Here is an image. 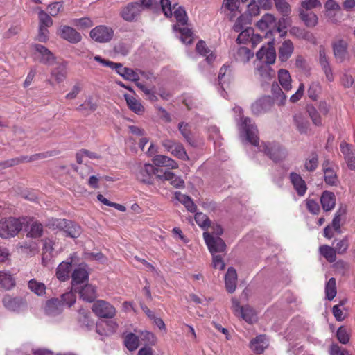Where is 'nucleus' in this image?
<instances>
[{"label":"nucleus","mask_w":355,"mask_h":355,"mask_svg":"<svg viewBox=\"0 0 355 355\" xmlns=\"http://www.w3.org/2000/svg\"><path fill=\"white\" fill-rule=\"evenodd\" d=\"M175 198L182 204L184 205L186 209L190 212H196L197 207L193 200L187 195L182 194L179 191L175 192Z\"/></svg>","instance_id":"obj_38"},{"label":"nucleus","mask_w":355,"mask_h":355,"mask_svg":"<svg viewBox=\"0 0 355 355\" xmlns=\"http://www.w3.org/2000/svg\"><path fill=\"white\" fill-rule=\"evenodd\" d=\"M293 49V42L290 40L284 41L279 49V59L282 62L286 61L291 56Z\"/></svg>","instance_id":"obj_32"},{"label":"nucleus","mask_w":355,"mask_h":355,"mask_svg":"<svg viewBox=\"0 0 355 355\" xmlns=\"http://www.w3.org/2000/svg\"><path fill=\"white\" fill-rule=\"evenodd\" d=\"M334 55L336 60L341 63L344 62L347 56V44L343 40H340L332 44Z\"/></svg>","instance_id":"obj_16"},{"label":"nucleus","mask_w":355,"mask_h":355,"mask_svg":"<svg viewBox=\"0 0 355 355\" xmlns=\"http://www.w3.org/2000/svg\"><path fill=\"white\" fill-rule=\"evenodd\" d=\"M336 337L342 344H347L349 340V336L347 329L344 326H340L336 331Z\"/></svg>","instance_id":"obj_63"},{"label":"nucleus","mask_w":355,"mask_h":355,"mask_svg":"<svg viewBox=\"0 0 355 355\" xmlns=\"http://www.w3.org/2000/svg\"><path fill=\"white\" fill-rule=\"evenodd\" d=\"M57 155L56 151H47L44 153H36L31 156L23 155L19 157V164L23 162H31L37 159H42Z\"/></svg>","instance_id":"obj_35"},{"label":"nucleus","mask_w":355,"mask_h":355,"mask_svg":"<svg viewBox=\"0 0 355 355\" xmlns=\"http://www.w3.org/2000/svg\"><path fill=\"white\" fill-rule=\"evenodd\" d=\"M86 267V264H80L72 272L71 285L73 290L74 287H78L81 284L88 280L89 272Z\"/></svg>","instance_id":"obj_13"},{"label":"nucleus","mask_w":355,"mask_h":355,"mask_svg":"<svg viewBox=\"0 0 355 355\" xmlns=\"http://www.w3.org/2000/svg\"><path fill=\"white\" fill-rule=\"evenodd\" d=\"M19 248L23 253L31 256L35 254L38 249L37 243L33 241L23 242Z\"/></svg>","instance_id":"obj_45"},{"label":"nucleus","mask_w":355,"mask_h":355,"mask_svg":"<svg viewBox=\"0 0 355 355\" xmlns=\"http://www.w3.org/2000/svg\"><path fill=\"white\" fill-rule=\"evenodd\" d=\"M38 19L39 26L51 27L53 24L51 17L42 10L38 12Z\"/></svg>","instance_id":"obj_57"},{"label":"nucleus","mask_w":355,"mask_h":355,"mask_svg":"<svg viewBox=\"0 0 355 355\" xmlns=\"http://www.w3.org/2000/svg\"><path fill=\"white\" fill-rule=\"evenodd\" d=\"M124 345L130 352L136 350L139 345V337L135 334L130 332L124 336Z\"/></svg>","instance_id":"obj_39"},{"label":"nucleus","mask_w":355,"mask_h":355,"mask_svg":"<svg viewBox=\"0 0 355 355\" xmlns=\"http://www.w3.org/2000/svg\"><path fill=\"white\" fill-rule=\"evenodd\" d=\"M318 164V156L315 152H312L311 154V158L306 161L304 164V168L306 171L313 172L317 167Z\"/></svg>","instance_id":"obj_58"},{"label":"nucleus","mask_w":355,"mask_h":355,"mask_svg":"<svg viewBox=\"0 0 355 355\" xmlns=\"http://www.w3.org/2000/svg\"><path fill=\"white\" fill-rule=\"evenodd\" d=\"M194 219L196 223L204 230H208L211 226L210 219L206 214L202 212L196 213Z\"/></svg>","instance_id":"obj_46"},{"label":"nucleus","mask_w":355,"mask_h":355,"mask_svg":"<svg viewBox=\"0 0 355 355\" xmlns=\"http://www.w3.org/2000/svg\"><path fill=\"white\" fill-rule=\"evenodd\" d=\"M259 12L260 7L257 4L256 0H251L247 6L246 11L241 15L244 17L246 22L250 25L252 22V17L259 15Z\"/></svg>","instance_id":"obj_25"},{"label":"nucleus","mask_w":355,"mask_h":355,"mask_svg":"<svg viewBox=\"0 0 355 355\" xmlns=\"http://www.w3.org/2000/svg\"><path fill=\"white\" fill-rule=\"evenodd\" d=\"M155 170L157 171V169L154 168L153 165L146 164L138 172L137 175V180L144 184H152V174L155 173Z\"/></svg>","instance_id":"obj_19"},{"label":"nucleus","mask_w":355,"mask_h":355,"mask_svg":"<svg viewBox=\"0 0 355 355\" xmlns=\"http://www.w3.org/2000/svg\"><path fill=\"white\" fill-rule=\"evenodd\" d=\"M0 286L6 290H10L15 286L14 277L3 272H0Z\"/></svg>","instance_id":"obj_43"},{"label":"nucleus","mask_w":355,"mask_h":355,"mask_svg":"<svg viewBox=\"0 0 355 355\" xmlns=\"http://www.w3.org/2000/svg\"><path fill=\"white\" fill-rule=\"evenodd\" d=\"M263 338L262 336H259L252 340L250 342V347L251 349L257 354H261L264 350L263 345H261L260 343H263Z\"/></svg>","instance_id":"obj_62"},{"label":"nucleus","mask_w":355,"mask_h":355,"mask_svg":"<svg viewBox=\"0 0 355 355\" xmlns=\"http://www.w3.org/2000/svg\"><path fill=\"white\" fill-rule=\"evenodd\" d=\"M237 273L233 267H229L225 275V288L229 293L235 291L237 283Z\"/></svg>","instance_id":"obj_20"},{"label":"nucleus","mask_w":355,"mask_h":355,"mask_svg":"<svg viewBox=\"0 0 355 355\" xmlns=\"http://www.w3.org/2000/svg\"><path fill=\"white\" fill-rule=\"evenodd\" d=\"M254 56V53L245 46H241L237 50V58L243 62H248Z\"/></svg>","instance_id":"obj_53"},{"label":"nucleus","mask_w":355,"mask_h":355,"mask_svg":"<svg viewBox=\"0 0 355 355\" xmlns=\"http://www.w3.org/2000/svg\"><path fill=\"white\" fill-rule=\"evenodd\" d=\"M156 178L162 180L170 181L171 184L176 188H182L184 186V180L171 171H166L162 175H157Z\"/></svg>","instance_id":"obj_24"},{"label":"nucleus","mask_w":355,"mask_h":355,"mask_svg":"<svg viewBox=\"0 0 355 355\" xmlns=\"http://www.w3.org/2000/svg\"><path fill=\"white\" fill-rule=\"evenodd\" d=\"M58 35L63 40L71 44H77L82 40V36L75 28L69 26H62L58 30Z\"/></svg>","instance_id":"obj_11"},{"label":"nucleus","mask_w":355,"mask_h":355,"mask_svg":"<svg viewBox=\"0 0 355 355\" xmlns=\"http://www.w3.org/2000/svg\"><path fill=\"white\" fill-rule=\"evenodd\" d=\"M67 222H68V223L65 224L66 227L62 228L61 230L66 233L67 236L73 239L79 237L82 232L80 226L69 220H67Z\"/></svg>","instance_id":"obj_36"},{"label":"nucleus","mask_w":355,"mask_h":355,"mask_svg":"<svg viewBox=\"0 0 355 355\" xmlns=\"http://www.w3.org/2000/svg\"><path fill=\"white\" fill-rule=\"evenodd\" d=\"M289 178L291 182L292 183L297 195L299 196H303L307 190L305 181L302 179L300 174L295 172H291L289 175Z\"/></svg>","instance_id":"obj_18"},{"label":"nucleus","mask_w":355,"mask_h":355,"mask_svg":"<svg viewBox=\"0 0 355 355\" xmlns=\"http://www.w3.org/2000/svg\"><path fill=\"white\" fill-rule=\"evenodd\" d=\"M72 268L71 261H62L56 269V277L61 281L64 282L69 278V273Z\"/></svg>","instance_id":"obj_27"},{"label":"nucleus","mask_w":355,"mask_h":355,"mask_svg":"<svg viewBox=\"0 0 355 355\" xmlns=\"http://www.w3.org/2000/svg\"><path fill=\"white\" fill-rule=\"evenodd\" d=\"M271 92L273 96L272 98L274 100V101H276L279 106L284 105L286 99V96L282 92V89L277 84V83H272L271 85Z\"/></svg>","instance_id":"obj_34"},{"label":"nucleus","mask_w":355,"mask_h":355,"mask_svg":"<svg viewBox=\"0 0 355 355\" xmlns=\"http://www.w3.org/2000/svg\"><path fill=\"white\" fill-rule=\"evenodd\" d=\"M320 203L325 211L333 209L336 205V196L334 193L329 191H323L320 197Z\"/></svg>","instance_id":"obj_22"},{"label":"nucleus","mask_w":355,"mask_h":355,"mask_svg":"<svg viewBox=\"0 0 355 355\" xmlns=\"http://www.w3.org/2000/svg\"><path fill=\"white\" fill-rule=\"evenodd\" d=\"M72 24L80 29H86L92 27L94 24L89 17H82L80 19H73L71 20Z\"/></svg>","instance_id":"obj_56"},{"label":"nucleus","mask_w":355,"mask_h":355,"mask_svg":"<svg viewBox=\"0 0 355 355\" xmlns=\"http://www.w3.org/2000/svg\"><path fill=\"white\" fill-rule=\"evenodd\" d=\"M275 39L272 38L268 42V47L263 46L256 53L257 60H261L264 57L266 58V63L268 65L275 63L276 60V51L274 48Z\"/></svg>","instance_id":"obj_9"},{"label":"nucleus","mask_w":355,"mask_h":355,"mask_svg":"<svg viewBox=\"0 0 355 355\" xmlns=\"http://www.w3.org/2000/svg\"><path fill=\"white\" fill-rule=\"evenodd\" d=\"M78 322L81 327L85 328L87 330H89L94 325L90 313L84 309H80L78 311Z\"/></svg>","instance_id":"obj_29"},{"label":"nucleus","mask_w":355,"mask_h":355,"mask_svg":"<svg viewBox=\"0 0 355 355\" xmlns=\"http://www.w3.org/2000/svg\"><path fill=\"white\" fill-rule=\"evenodd\" d=\"M44 311L46 315L55 316L63 311L62 302L58 298H51L46 302Z\"/></svg>","instance_id":"obj_17"},{"label":"nucleus","mask_w":355,"mask_h":355,"mask_svg":"<svg viewBox=\"0 0 355 355\" xmlns=\"http://www.w3.org/2000/svg\"><path fill=\"white\" fill-rule=\"evenodd\" d=\"M2 302L8 310L12 311H18L24 305V302L21 297H12L8 295L3 297Z\"/></svg>","instance_id":"obj_21"},{"label":"nucleus","mask_w":355,"mask_h":355,"mask_svg":"<svg viewBox=\"0 0 355 355\" xmlns=\"http://www.w3.org/2000/svg\"><path fill=\"white\" fill-rule=\"evenodd\" d=\"M273 105L274 100L270 96H263L252 104L251 110L254 115L259 116L270 111Z\"/></svg>","instance_id":"obj_8"},{"label":"nucleus","mask_w":355,"mask_h":355,"mask_svg":"<svg viewBox=\"0 0 355 355\" xmlns=\"http://www.w3.org/2000/svg\"><path fill=\"white\" fill-rule=\"evenodd\" d=\"M153 163L157 166H164L175 169L178 168V164L173 159L163 155H157L153 158Z\"/></svg>","instance_id":"obj_23"},{"label":"nucleus","mask_w":355,"mask_h":355,"mask_svg":"<svg viewBox=\"0 0 355 355\" xmlns=\"http://www.w3.org/2000/svg\"><path fill=\"white\" fill-rule=\"evenodd\" d=\"M319 252L329 263H334L336 260V250L327 245L320 246Z\"/></svg>","instance_id":"obj_42"},{"label":"nucleus","mask_w":355,"mask_h":355,"mask_svg":"<svg viewBox=\"0 0 355 355\" xmlns=\"http://www.w3.org/2000/svg\"><path fill=\"white\" fill-rule=\"evenodd\" d=\"M259 148L276 163L283 161L287 156L286 149L277 142H263Z\"/></svg>","instance_id":"obj_3"},{"label":"nucleus","mask_w":355,"mask_h":355,"mask_svg":"<svg viewBox=\"0 0 355 355\" xmlns=\"http://www.w3.org/2000/svg\"><path fill=\"white\" fill-rule=\"evenodd\" d=\"M326 297L328 300H332L336 295V279L331 277L327 282L325 286Z\"/></svg>","instance_id":"obj_47"},{"label":"nucleus","mask_w":355,"mask_h":355,"mask_svg":"<svg viewBox=\"0 0 355 355\" xmlns=\"http://www.w3.org/2000/svg\"><path fill=\"white\" fill-rule=\"evenodd\" d=\"M196 50L201 55L206 56V61L209 64L212 63L216 58V55L210 51L203 40L198 41L196 46Z\"/></svg>","instance_id":"obj_26"},{"label":"nucleus","mask_w":355,"mask_h":355,"mask_svg":"<svg viewBox=\"0 0 355 355\" xmlns=\"http://www.w3.org/2000/svg\"><path fill=\"white\" fill-rule=\"evenodd\" d=\"M277 10L284 16L288 17L291 12V6L286 0H274Z\"/></svg>","instance_id":"obj_54"},{"label":"nucleus","mask_w":355,"mask_h":355,"mask_svg":"<svg viewBox=\"0 0 355 355\" xmlns=\"http://www.w3.org/2000/svg\"><path fill=\"white\" fill-rule=\"evenodd\" d=\"M94 59L95 61L101 63L102 65L110 67L112 69H114L116 71V73L122 77L123 73H124L125 69H126L127 68L123 67L121 63H116L108 60H105L102 58L100 55H95Z\"/></svg>","instance_id":"obj_30"},{"label":"nucleus","mask_w":355,"mask_h":355,"mask_svg":"<svg viewBox=\"0 0 355 355\" xmlns=\"http://www.w3.org/2000/svg\"><path fill=\"white\" fill-rule=\"evenodd\" d=\"M23 228V223L19 218L9 217L0 220V237H15Z\"/></svg>","instance_id":"obj_2"},{"label":"nucleus","mask_w":355,"mask_h":355,"mask_svg":"<svg viewBox=\"0 0 355 355\" xmlns=\"http://www.w3.org/2000/svg\"><path fill=\"white\" fill-rule=\"evenodd\" d=\"M306 112L312 120V122L316 126L322 125V119L320 114L315 109V107L312 105H307L306 107Z\"/></svg>","instance_id":"obj_49"},{"label":"nucleus","mask_w":355,"mask_h":355,"mask_svg":"<svg viewBox=\"0 0 355 355\" xmlns=\"http://www.w3.org/2000/svg\"><path fill=\"white\" fill-rule=\"evenodd\" d=\"M276 25V19L274 15L270 13H266L263 15L261 19L256 24L257 27L261 31H265L270 28H272L266 32L265 35L266 37H270L273 35V31Z\"/></svg>","instance_id":"obj_10"},{"label":"nucleus","mask_w":355,"mask_h":355,"mask_svg":"<svg viewBox=\"0 0 355 355\" xmlns=\"http://www.w3.org/2000/svg\"><path fill=\"white\" fill-rule=\"evenodd\" d=\"M261 77L264 80H269L275 76V71L270 66H261L258 68Z\"/></svg>","instance_id":"obj_59"},{"label":"nucleus","mask_w":355,"mask_h":355,"mask_svg":"<svg viewBox=\"0 0 355 355\" xmlns=\"http://www.w3.org/2000/svg\"><path fill=\"white\" fill-rule=\"evenodd\" d=\"M33 47L40 55V62L46 65H52L55 63V57L46 47L39 44H33Z\"/></svg>","instance_id":"obj_14"},{"label":"nucleus","mask_w":355,"mask_h":355,"mask_svg":"<svg viewBox=\"0 0 355 355\" xmlns=\"http://www.w3.org/2000/svg\"><path fill=\"white\" fill-rule=\"evenodd\" d=\"M294 124L300 134H306L309 128V121L302 114L293 115Z\"/></svg>","instance_id":"obj_33"},{"label":"nucleus","mask_w":355,"mask_h":355,"mask_svg":"<svg viewBox=\"0 0 355 355\" xmlns=\"http://www.w3.org/2000/svg\"><path fill=\"white\" fill-rule=\"evenodd\" d=\"M171 153L180 159L184 161L189 159V157L183 145L180 142L176 141L175 145H174L172 150L171 151Z\"/></svg>","instance_id":"obj_48"},{"label":"nucleus","mask_w":355,"mask_h":355,"mask_svg":"<svg viewBox=\"0 0 355 355\" xmlns=\"http://www.w3.org/2000/svg\"><path fill=\"white\" fill-rule=\"evenodd\" d=\"M89 36L99 43L109 42L114 36V30L110 27L99 25L90 31Z\"/></svg>","instance_id":"obj_6"},{"label":"nucleus","mask_w":355,"mask_h":355,"mask_svg":"<svg viewBox=\"0 0 355 355\" xmlns=\"http://www.w3.org/2000/svg\"><path fill=\"white\" fill-rule=\"evenodd\" d=\"M257 128L252 123L249 117H244L241 123V135L254 146H259V137L257 135Z\"/></svg>","instance_id":"obj_4"},{"label":"nucleus","mask_w":355,"mask_h":355,"mask_svg":"<svg viewBox=\"0 0 355 355\" xmlns=\"http://www.w3.org/2000/svg\"><path fill=\"white\" fill-rule=\"evenodd\" d=\"M28 288L38 296H43L46 293V287L42 282L37 281L35 279H32L28 282Z\"/></svg>","instance_id":"obj_41"},{"label":"nucleus","mask_w":355,"mask_h":355,"mask_svg":"<svg viewBox=\"0 0 355 355\" xmlns=\"http://www.w3.org/2000/svg\"><path fill=\"white\" fill-rule=\"evenodd\" d=\"M73 291L79 294L80 298L87 302H92L97 297L96 288L89 284L74 287Z\"/></svg>","instance_id":"obj_12"},{"label":"nucleus","mask_w":355,"mask_h":355,"mask_svg":"<svg viewBox=\"0 0 355 355\" xmlns=\"http://www.w3.org/2000/svg\"><path fill=\"white\" fill-rule=\"evenodd\" d=\"M124 98L126 101L128 107L136 114H139L144 110L142 105L133 96L128 94H124Z\"/></svg>","instance_id":"obj_44"},{"label":"nucleus","mask_w":355,"mask_h":355,"mask_svg":"<svg viewBox=\"0 0 355 355\" xmlns=\"http://www.w3.org/2000/svg\"><path fill=\"white\" fill-rule=\"evenodd\" d=\"M235 314L241 316L249 324H253L257 321V315L255 311L248 305L236 309Z\"/></svg>","instance_id":"obj_15"},{"label":"nucleus","mask_w":355,"mask_h":355,"mask_svg":"<svg viewBox=\"0 0 355 355\" xmlns=\"http://www.w3.org/2000/svg\"><path fill=\"white\" fill-rule=\"evenodd\" d=\"M324 180L327 184L336 186L338 182V176L332 168H325Z\"/></svg>","instance_id":"obj_50"},{"label":"nucleus","mask_w":355,"mask_h":355,"mask_svg":"<svg viewBox=\"0 0 355 355\" xmlns=\"http://www.w3.org/2000/svg\"><path fill=\"white\" fill-rule=\"evenodd\" d=\"M142 12V6L139 1L131 2L121 8L120 16L126 21H136Z\"/></svg>","instance_id":"obj_7"},{"label":"nucleus","mask_w":355,"mask_h":355,"mask_svg":"<svg viewBox=\"0 0 355 355\" xmlns=\"http://www.w3.org/2000/svg\"><path fill=\"white\" fill-rule=\"evenodd\" d=\"M68 222H67V219H61V218H51L48 220L46 225L50 228H53L54 230H62V228L66 227V225Z\"/></svg>","instance_id":"obj_61"},{"label":"nucleus","mask_w":355,"mask_h":355,"mask_svg":"<svg viewBox=\"0 0 355 355\" xmlns=\"http://www.w3.org/2000/svg\"><path fill=\"white\" fill-rule=\"evenodd\" d=\"M180 24H174L173 30L180 33V38L185 44H191L193 40V33L191 28L188 27H182Z\"/></svg>","instance_id":"obj_28"},{"label":"nucleus","mask_w":355,"mask_h":355,"mask_svg":"<svg viewBox=\"0 0 355 355\" xmlns=\"http://www.w3.org/2000/svg\"><path fill=\"white\" fill-rule=\"evenodd\" d=\"M254 30L252 27H248L243 30L237 37L236 42L239 44H245L247 42H251L252 37Z\"/></svg>","instance_id":"obj_52"},{"label":"nucleus","mask_w":355,"mask_h":355,"mask_svg":"<svg viewBox=\"0 0 355 355\" xmlns=\"http://www.w3.org/2000/svg\"><path fill=\"white\" fill-rule=\"evenodd\" d=\"M174 17L177 20L176 24L180 26L187 25L188 17L184 8L182 6L178 7L173 12Z\"/></svg>","instance_id":"obj_51"},{"label":"nucleus","mask_w":355,"mask_h":355,"mask_svg":"<svg viewBox=\"0 0 355 355\" xmlns=\"http://www.w3.org/2000/svg\"><path fill=\"white\" fill-rule=\"evenodd\" d=\"M329 354L330 355H352L346 349L343 348L336 343L331 345Z\"/></svg>","instance_id":"obj_64"},{"label":"nucleus","mask_w":355,"mask_h":355,"mask_svg":"<svg viewBox=\"0 0 355 355\" xmlns=\"http://www.w3.org/2000/svg\"><path fill=\"white\" fill-rule=\"evenodd\" d=\"M92 311L99 318H112L116 315V309L109 302L98 300L92 305Z\"/></svg>","instance_id":"obj_5"},{"label":"nucleus","mask_w":355,"mask_h":355,"mask_svg":"<svg viewBox=\"0 0 355 355\" xmlns=\"http://www.w3.org/2000/svg\"><path fill=\"white\" fill-rule=\"evenodd\" d=\"M178 129L181 135L185 139V140L191 146L194 145V141L191 137V132L189 128V124L184 122H181L178 124Z\"/></svg>","instance_id":"obj_55"},{"label":"nucleus","mask_w":355,"mask_h":355,"mask_svg":"<svg viewBox=\"0 0 355 355\" xmlns=\"http://www.w3.org/2000/svg\"><path fill=\"white\" fill-rule=\"evenodd\" d=\"M43 226L41 223L35 222L31 225L27 236L31 238H39L42 235Z\"/></svg>","instance_id":"obj_60"},{"label":"nucleus","mask_w":355,"mask_h":355,"mask_svg":"<svg viewBox=\"0 0 355 355\" xmlns=\"http://www.w3.org/2000/svg\"><path fill=\"white\" fill-rule=\"evenodd\" d=\"M299 16L307 27H314L318 24V18L313 12H307L304 10H300Z\"/></svg>","instance_id":"obj_37"},{"label":"nucleus","mask_w":355,"mask_h":355,"mask_svg":"<svg viewBox=\"0 0 355 355\" xmlns=\"http://www.w3.org/2000/svg\"><path fill=\"white\" fill-rule=\"evenodd\" d=\"M211 232L205 231L203 232V238L207 248L211 254L212 261L211 267L214 270L218 269L222 270V255L217 253L222 252V226L216 225V227H213Z\"/></svg>","instance_id":"obj_1"},{"label":"nucleus","mask_w":355,"mask_h":355,"mask_svg":"<svg viewBox=\"0 0 355 355\" xmlns=\"http://www.w3.org/2000/svg\"><path fill=\"white\" fill-rule=\"evenodd\" d=\"M278 79L284 90L288 91L291 89V77L288 70L279 69L278 71Z\"/></svg>","instance_id":"obj_40"},{"label":"nucleus","mask_w":355,"mask_h":355,"mask_svg":"<svg viewBox=\"0 0 355 355\" xmlns=\"http://www.w3.org/2000/svg\"><path fill=\"white\" fill-rule=\"evenodd\" d=\"M51 74V77L57 83L62 82L66 78L67 74V63L65 62L58 63L57 66L52 69Z\"/></svg>","instance_id":"obj_31"}]
</instances>
